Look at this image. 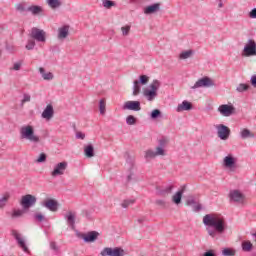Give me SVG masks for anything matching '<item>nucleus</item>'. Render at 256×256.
I'll list each match as a JSON object with an SVG mask.
<instances>
[{
	"label": "nucleus",
	"instance_id": "nucleus-1",
	"mask_svg": "<svg viewBox=\"0 0 256 256\" xmlns=\"http://www.w3.org/2000/svg\"><path fill=\"white\" fill-rule=\"evenodd\" d=\"M203 224L206 227L207 234L212 239H217L218 235H223L227 230V222L221 214H206L203 217Z\"/></svg>",
	"mask_w": 256,
	"mask_h": 256
},
{
	"label": "nucleus",
	"instance_id": "nucleus-2",
	"mask_svg": "<svg viewBox=\"0 0 256 256\" xmlns=\"http://www.w3.org/2000/svg\"><path fill=\"white\" fill-rule=\"evenodd\" d=\"M21 139H27L31 143H39L41 139L35 135V128L31 125L22 126L20 129Z\"/></svg>",
	"mask_w": 256,
	"mask_h": 256
},
{
	"label": "nucleus",
	"instance_id": "nucleus-3",
	"mask_svg": "<svg viewBox=\"0 0 256 256\" xmlns=\"http://www.w3.org/2000/svg\"><path fill=\"white\" fill-rule=\"evenodd\" d=\"M149 87L150 89L144 90L143 95L146 97L147 101H154L155 97H157V91H159V87H161V82L159 80H153Z\"/></svg>",
	"mask_w": 256,
	"mask_h": 256
},
{
	"label": "nucleus",
	"instance_id": "nucleus-4",
	"mask_svg": "<svg viewBox=\"0 0 256 256\" xmlns=\"http://www.w3.org/2000/svg\"><path fill=\"white\" fill-rule=\"evenodd\" d=\"M29 35L31 39L38 41V43H45L47 41L46 33L37 27H33Z\"/></svg>",
	"mask_w": 256,
	"mask_h": 256
},
{
	"label": "nucleus",
	"instance_id": "nucleus-5",
	"mask_svg": "<svg viewBox=\"0 0 256 256\" xmlns=\"http://www.w3.org/2000/svg\"><path fill=\"white\" fill-rule=\"evenodd\" d=\"M101 256H125V250L121 247H106L100 252Z\"/></svg>",
	"mask_w": 256,
	"mask_h": 256
},
{
	"label": "nucleus",
	"instance_id": "nucleus-6",
	"mask_svg": "<svg viewBox=\"0 0 256 256\" xmlns=\"http://www.w3.org/2000/svg\"><path fill=\"white\" fill-rule=\"evenodd\" d=\"M243 57H256V43L255 40L249 39L244 46Z\"/></svg>",
	"mask_w": 256,
	"mask_h": 256
},
{
	"label": "nucleus",
	"instance_id": "nucleus-7",
	"mask_svg": "<svg viewBox=\"0 0 256 256\" xmlns=\"http://www.w3.org/2000/svg\"><path fill=\"white\" fill-rule=\"evenodd\" d=\"M200 87H217V84H215V81H213V79L205 76L196 81V83L194 84V86L191 87V89H199Z\"/></svg>",
	"mask_w": 256,
	"mask_h": 256
},
{
	"label": "nucleus",
	"instance_id": "nucleus-8",
	"mask_svg": "<svg viewBox=\"0 0 256 256\" xmlns=\"http://www.w3.org/2000/svg\"><path fill=\"white\" fill-rule=\"evenodd\" d=\"M12 237L17 242V245L20 247L21 250L24 251V253H29V248L27 247V244L25 243V238L19 233L17 230H12L11 231Z\"/></svg>",
	"mask_w": 256,
	"mask_h": 256
},
{
	"label": "nucleus",
	"instance_id": "nucleus-9",
	"mask_svg": "<svg viewBox=\"0 0 256 256\" xmlns=\"http://www.w3.org/2000/svg\"><path fill=\"white\" fill-rule=\"evenodd\" d=\"M37 203V197L31 194H26L22 196L20 205L23 207V209H30V207H33Z\"/></svg>",
	"mask_w": 256,
	"mask_h": 256
},
{
	"label": "nucleus",
	"instance_id": "nucleus-10",
	"mask_svg": "<svg viewBox=\"0 0 256 256\" xmlns=\"http://www.w3.org/2000/svg\"><path fill=\"white\" fill-rule=\"evenodd\" d=\"M217 129V135L221 141H227L229 139V136L231 135V129L227 127L225 124H220L216 126Z\"/></svg>",
	"mask_w": 256,
	"mask_h": 256
},
{
	"label": "nucleus",
	"instance_id": "nucleus-11",
	"mask_svg": "<svg viewBox=\"0 0 256 256\" xmlns=\"http://www.w3.org/2000/svg\"><path fill=\"white\" fill-rule=\"evenodd\" d=\"M68 163L66 161L60 162L55 165L54 170L51 172L52 177H58V175H64L67 170Z\"/></svg>",
	"mask_w": 256,
	"mask_h": 256
},
{
	"label": "nucleus",
	"instance_id": "nucleus-12",
	"mask_svg": "<svg viewBox=\"0 0 256 256\" xmlns=\"http://www.w3.org/2000/svg\"><path fill=\"white\" fill-rule=\"evenodd\" d=\"M218 111L223 117H231L235 113V107L229 104H222L218 107Z\"/></svg>",
	"mask_w": 256,
	"mask_h": 256
},
{
	"label": "nucleus",
	"instance_id": "nucleus-13",
	"mask_svg": "<svg viewBox=\"0 0 256 256\" xmlns=\"http://www.w3.org/2000/svg\"><path fill=\"white\" fill-rule=\"evenodd\" d=\"M124 111H141L140 101H126L122 107Z\"/></svg>",
	"mask_w": 256,
	"mask_h": 256
},
{
	"label": "nucleus",
	"instance_id": "nucleus-14",
	"mask_svg": "<svg viewBox=\"0 0 256 256\" xmlns=\"http://www.w3.org/2000/svg\"><path fill=\"white\" fill-rule=\"evenodd\" d=\"M228 197L230 201H233L234 203H241V201H244L245 199V195L239 190H230Z\"/></svg>",
	"mask_w": 256,
	"mask_h": 256
},
{
	"label": "nucleus",
	"instance_id": "nucleus-15",
	"mask_svg": "<svg viewBox=\"0 0 256 256\" xmlns=\"http://www.w3.org/2000/svg\"><path fill=\"white\" fill-rule=\"evenodd\" d=\"M81 239H83L84 243H95L97 241V238L99 237V232L97 231H91L87 234H81Z\"/></svg>",
	"mask_w": 256,
	"mask_h": 256
},
{
	"label": "nucleus",
	"instance_id": "nucleus-16",
	"mask_svg": "<svg viewBox=\"0 0 256 256\" xmlns=\"http://www.w3.org/2000/svg\"><path fill=\"white\" fill-rule=\"evenodd\" d=\"M167 146V140L165 138H162L159 140V144L156 147L155 155L156 157H165V147Z\"/></svg>",
	"mask_w": 256,
	"mask_h": 256
},
{
	"label": "nucleus",
	"instance_id": "nucleus-17",
	"mask_svg": "<svg viewBox=\"0 0 256 256\" xmlns=\"http://www.w3.org/2000/svg\"><path fill=\"white\" fill-rule=\"evenodd\" d=\"M44 206L52 213H55L59 210V202L55 199H48L44 202Z\"/></svg>",
	"mask_w": 256,
	"mask_h": 256
},
{
	"label": "nucleus",
	"instance_id": "nucleus-18",
	"mask_svg": "<svg viewBox=\"0 0 256 256\" xmlns=\"http://www.w3.org/2000/svg\"><path fill=\"white\" fill-rule=\"evenodd\" d=\"M54 113L55 111L53 110V105L49 104L42 112V119H46L47 121H49L50 119H53Z\"/></svg>",
	"mask_w": 256,
	"mask_h": 256
},
{
	"label": "nucleus",
	"instance_id": "nucleus-19",
	"mask_svg": "<svg viewBox=\"0 0 256 256\" xmlns=\"http://www.w3.org/2000/svg\"><path fill=\"white\" fill-rule=\"evenodd\" d=\"M191 109H193V104L187 100H184L177 106L176 111L177 113H181L183 111H191Z\"/></svg>",
	"mask_w": 256,
	"mask_h": 256
},
{
	"label": "nucleus",
	"instance_id": "nucleus-20",
	"mask_svg": "<svg viewBox=\"0 0 256 256\" xmlns=\"http://www.w3.org/2000/svg\"><path fill=\"white\" fill-rule=\"evenodd\" d=\"M235 163H236L235 157H233V155H231V154L224 157V159H223V165L227 169H233V167H235Z\"/></svg>",
	"mask_w": 256,
	"mask_h": 256
},
{
	"label": "nucleus",
	"instance_id": "nucleus-21",
	"mask_svg": "<svg viewBox=\"0 0 256 256\" xmlns=\"http://www.w3.org/2000/svg\"><path fill=\"white\" fill-rule=\"evenodd\" d=\"M160 7H161V4H159V3L149 5L144 9V13H145V15H152V13H157V11H159Z\"/></svg>",
	"mask_w": 256,
	"mask_h": 256
},
{
	"label": "nucleus",
	"instance_id": "nucleus-22",
	"mask_svg": "<svg viewBox=\"0 0 256 256\" xmlns=\"http://www.w3.org/2000/svg\"><path fill=\"white\" fill-rule=\"evenodd\" d=\"M183 193H185V186H183L181 190L173 195L172 201L175 203V205H179L181 203V199H183Z\"/></svg>",
	"mask_w": 256,
	"mask_h": 256
},
{
	"label": "nucleus",
	"instance_id": "nucleus-23",
	"mask_svg": "<svg viewBox=\"0 0 256 256\" xmlns=\"http://www.w3.org/2000/svg\"><path fill=\"white\" fill-rule=\"evenodd\" d=\"M69 37V26L65 25L58 29V39H67Z\"/></svg>",
	"mask_w": 256,
	"mask_h": 256
},
{
	"label": "nucleus",
	"instance_id": "nucleus-24",
	"mask_svg": "<svg viewBox=\"0 0 256 256\" xmlns=\"http://www.w3.org/2000/svg\"><path fill=\"white\" fill-rule=\"evenodd\" d=\"M39 73H40V75H42V78L44 79V81H53V79H54V75H53V73H51V72H45V68H43V67H40L39 68Z\"/></svg>",
	"mask_w": 256,
	"mask_h": 256
},
{
	"label": "nucleus",
	"instance_id": "nucleus-25",
	"mask_svg": "<svg viewBox=\"0 0 256 256\" xmlns=\"http://www.w3.org/2000/svg\"><path fill=\"white\" fill-rule=\"evenodd\" d=\"M241 139H253L255 137V134L252 133L251 130L247 128H243L240 132Z\"/></svg>",
	"mask_w": 256,
	"mask_h": 256
},
{
	"label": "nucleus",
	"instance_id": "nucleus-26",
	"mask_svg": "<svg viewBox=\"0 0 256 256\" xmlns=\"http://www.w3.org/2000/svg\"><path fill=\"white\" fill-rule=\"evenodd\" d=\"M84 155L88 157V159H91V157H95V148L91 144L85 146Z\"/></svg>",
	"mask_w": 256,
	"mask_h": 256
},
{
	"label": "nucleus",
	"instance_id": "nucleus-27",
	"mask_svg": "<svg viewBox=\"0 0 256 256\" xmlns=\"http://www.w3.org/2000/svg\"><path fill=\"white\" fill-rule=\"evenodd\" d=\"M171 193H173V185L157 191V195L160 197H167V195H171Z\"/></svg>",
	"mask_w": 256,
	"mask_h": 256
},
{
	"label": "nucleus",
	"instance_id": "nucleus-28",
	"mask_svg": "<svg viewBox=\"0 0 256 256\" xmlns=\"http://www.w3.org/2000/svg\"><path fill=\"white\" fill-rule=\"evenodd\" d=\"M186 205H188V206L193 205V211H195V212H199V211H201V209H203V207L201 206V204H197V202H195V199H194V198H189V199L186 201Z\"/></svg>",
	"mask_w": 256,
	"mask_h": 256
},
{
	"label": "nucleus",
	"instance_id": "nucleus-29",
	"mask_svg": "<svg viewBox=\"0 0 256 256\" xmlns=\"http://www.w3.org/2000/svg\"><path fill=\"white\" fill-rule=\"evenodd\" d=\"M26 11H29L30 13H32V15H39L40 13H43V7L33 5V6H29L26 9Z\"/></svg>",
	"mask_w": 256,
	"mask_h": 256
},
{
	"label": "nucleus",
	"instance_id": "nucleus-30",
	"mask_svg": "<svg viewBox=\"0 0 256 256\" xmlns=\"http://www.w3.org/2000/svg\"><path fill=\"white\" fill-rule=\"evenodd\" d=\"M65 219L67 220L68 225H70L72 229H75V214H73V212H68Z\"/></svg>",
	"mask_w": 256,
	"mask_h": 256
},
{
	"label": "nucleus",
	"instance_id": "nucleus-31",
	"mask_svg": "<svg viewBox=\"0 0 256 256\" xmlns=\"http://www.w3.org/2000/svg\"><path fill=\"white\" fill-rule=\"evenodd\" d=\"M22 215H25V210L14 209L11 213V219H19Z\"/></svg>",
	"mask_w": 256,
	"mask_h": 256
},
{
	"label": "nucleus",
	"instance_id": "nucleus-32",
	"mask_svg": "<svg viewBox=\"0 0 256 256\" xmlns=\"http://www.w3.org/2000/svg\"><path fill=\"white\" fill-rule=\"evenodd\" d=\"M139 93H141V84L135 80L134 81V84H133V92H132V95L134 97H137V95H139Z\"/></svg>",
	"mask_w": 256,
	"mask_h": 256
},
{
	"label": "nucleus",
	"instance_id": "nucleus-33",
	"mask_svg": "<svg viewBox=\"0 0 256 256\" xmlns=\"http://www.w3.org/2000/svg\"><path fill=\"white\" fill-rule=\"evenodd\" d=\"M47 4L51 9H57V7H61V1L59 0H46Z\"/></svg>",
	"mask_w": 256,
	"mask_h": 256
},
{
	"label": "nucleus",
	"instance_id": "nucleus-34",
	"mask_svg": "<svg viewBox=\"0 0 256 256\" xmlns=\"http://www.w3.org/2000/svg\"><path fill=\"white\" fill-rule=\"evenodd\" d=\"M253 249V244L251 241H244L242 242V250L249 253Z\"/></svg>",
	"mask_w": 256,
	"mask_h": 256
},
{
	"label": "nucleus",
	"instance_id": "nucleus-35",
	"mask_svg": "<svg viewBox=\"0 0 256 256\" xmlns=\"http://www.w3.org/2000/svg\"><path fill=\"white\" fill-rule=\"evenodd\" d=\"M237 253V251L235 249L232 248H224L222 250V255L223 256H235Z\"/></svg>",
	"mask_w": 256,
	"mask_h": 256
},
{
	"label": "nucleus",
	"instance_id": "nucleus-36",
	"mask_svg": "<svg viewBox=\"0 0 256 256\" xmlns=\"http://www.w3.org/2000/svg\"><path fill=\"white\" fill-rule=\"evenodd\" d=\"M144 157L147 161H149V159H155V157H157V154H155V151H153L152 149H149L145 151Z\"/></svg>",
	"mask_w": 256,
	"mask_h": 256
},
{
	"label": "nucleus",
	"instance_id": "nucleus-37",
	"mask_svg": "<svg viewBox=\"0 0 256 256\" xmlns=\"http://www.w3.org/2000/svg\"><path fill=\"white\" fill-rule=\"evenodd\" d=\"M137 82L140 84V85H147L149 83V76L147 75H141L139 77V80H137Z\"/></svg>",
	"mask_w": 256,
	"mask_h": 256
},
{
	"label": "nucleus",
	"instance_id": "nucleus-38",
	"mask_svg": "<svg viewBox=\"0 0 256 256\" xmlns=\"http://www.w3.org/2000/svg\"><path fill=\"white\" fill-rule=\"evenodd\" d=\"M249 88H250L249 85L241 83L237 86L236 91L238 93H243L244 91H248Z\"/></svg>",
	"mask_w": 256,
	"mask_h": 256
},
{
	"label": "nucleus",
	"instance_id": "nucleus-39",
	"mask_svg": "<svg viewBox=\"0 0 256 256\" xmlns=\"http://www.w3.org/2000/svg\"><path fill=\"white\" fill-rule=\"evenodd\" d=\"M193 55V50L184 51L180 54V59H189Z\"/></svg>",
	"mask_w": 256,
	"mask_h": 256
},
{
	"label": "nucleus",
	"instance_id": "nucleus-40",
	"mask_svg": "<svg viewBox=\"0 0 256 256\" xmlns=\"http://www.w3.org/2000/svg\"><path fill=\"white\" fill-rule=\"evenodd\" d=\"M126 123L127 125H135L137 123V118L133 115H129L126 117Z\"/></svg>",
	"mask_w": 256,
	"mask_h": 256
},
{
	"label": "nucleus",
	"instance_id": "nucleus-41",
	"mask_svg": "<svg viewBox=\"0 0 256 256\" xmlns=\"http://www.w3.org/2000/svg\"><path fill=\"white\" fill-rule=\"evenodd\" d=\"M150 117L151 119H159V117H161V110L159 109L152 110Z\"/></svg>",
	"mask_w": 256,
	"mask_h": 256
},
{
	"label": "nucleus",
	"instance_id": "nucleus-42",
	"mask_svg": "<svg viewBox=\"0 0 256 256\" xmlns=\"http://www.w3.org/2000/svg\"><path fill=\"white\" fill-rule=\"evenodd\" d=\"M9 194H5L1 199H0V208L3 209L5 205L7 204V201H9Z\"/></svg>",
	"mask_w": 256,
	"mask_h": 256
},
{
	"label": "nucleus",
	"instance_id": "nucleus-43",
	"mask_svg": "<svg viewBox=\"0 0 256 256\" xmlns=\"http://www.w3.org/2000/svg\"><path fill=\"white\" fill-rule=\"evenodd\" d=\"M26 49H27V51H33V49H35V40L34 39L28 40V42L26 44Z\"/></svg>",
	"mask_w": 256,
	"mask_h": 256
},
{
	"label": "nucleus",
	"instance_id": "nucleus-44",
	"mask_svg": "<svg viewBox=\"0 0 256 256\" xmlns=\"http://www.w3.org/2000/svg\"><path fill=\"white\" fill-rule=\"evenodd\" d=\"M103 7H105L106 9H111V7H115V2L111 0H104Z\"/></svg>",
	"mask_w": 256,
	"mask_h": 256
},
{
	"label": "nucleus",
	"instance_id": "nucleus-45",
	"mask_svg": "<svg viewBox=\"0 0 256 256\" xmlns=\"http://www.w3.org/2000/svg\"><path fill=\"white\" fill-rule=\"evenodd\" d=\"M47 161V154L41 153L36 159V163H45Z\"/></svg>",
	"mask_w": 256,
	"mask_h": 256
},
{
	"label": "nucleus",
	"instance_id": "nucleus-46",
	"mask_svg": "<svg viewBox=\"0 0 256 256\" xmlns=\"http://www.w3.org/2000/svg\"><path fill=\"white\" fill-rule=\"evenodd\" d=\"M155 205H158L162 209H167V202L165 200L158 199L155 201Z\"/></svg>",
	"mask_w": 256,
	"mask_h": 256
},
{
	"label": "nucleus",
	"instance_id": "nucleus-47",
	"mask_svg": "<svg viewBox=\"0 0 256 256\" xmlns=\"http://www.w3.org/2000/svg\"><path fill=\"white\" fill-rule=\"evenodd\" d=\"M23 66V61L20 60L16 63H14L13 67H12V70L13 71H21V67Z\"/></svg>",
	"mask_w": 256,
	"mask_h": 256
},
{
	"label": "nucleus",
	"instance_id": "nucleus-48",
	"mask_svg": "<svg viewBox=\"0 0 256 256\" xmlns=\"http://www.w3.org/2000/svg\"><path fill=\"white\" fill-rule=\"evenodd\" d=\"M105 107H106L105 100L101 99L99 102V109H100L101 115H105Z\"/></svg>",
	"mask_w": 256,
	"mask_h": 256
},
{
	"label": "nucleus",
	"instance_id": "nucleus-49",
	"mask_svg": "<svg viewBox=\"0 0 256 256\" xmlns=\"http://www.w3.org/2000/svg\"><path fill=\"white\" fill-rule=\"evenodd\" d=\"M133 203H135V200H124L121 207H123V209H127V207H129V205H133Z\"/></svg>",
	"mask_w": 256,
	"mask_h": 256
},
{
	"label": "nucleus",
	"instance_id": "nucleus-50",
	"mask_svg": "<svg viewBox=\"0 0 256 256\" xmlns=\"http://www.w3.org/2000/svg\"><path fill=\"white\" fill-rule=\"evenodd\" d=\"M122 31V35H124V37H127V35H129V32L131 31V26H123L121 28Z\"/></svg>",
	"mask_w": 256,
	"mask_h": 256
},
{
	"label": "nucleus",
	"instance_id": "nucleus-51",
	"mask_svg": "<svg viewBox=\"0 0 256 256\" xmlns=\"http://www.w3.org/2000/svg\"><path fill=\"white\" fill-rule=\"evenodd\" d=\"M29 101H31V95H29V94H24V95H23V99H22V105H23L24 103H29Z\"/></svg>",
	"mask_w": 256,
	"mask_h": 256
},
{
	"label": "nucleus",
	"instance_id": "nucleus-52",
	"mask_svg": "<svg viewBox=\"0 0 256 256\" xmlns=\"http://www.w3.org/2000/svg\"><path fill=\"white\" fill-rule=\"evenodd\" d=\"M34 218L40 223L45 221V216H43V214H35Z\"/></svg>",
	"mask_w": 256,
	"mask_h": 256
},
{
	"label": "nucleus",
	"instance_id": "nucleus-53",
	"mask_svg": "<svg viewBox=\"0 0 256 256\" xmlns=\"http://www.w3.org/2000/svg\"><path fill=\"white\" fill-rule=\"evenodd\" d=\"M250 83L254 89H256V75H252L250 78Z\"/></svg>",
	"mask_w": 256,
	"mask_h": 256
},
{
	"label": "nucleus",
	"instance_id": "nucleus-54",
	"mask_svg": "<svg viewBox=\"0 0 256 256\" xmlns=\"http://www.w3.org/2000/svg\"><path fill=\"white\" fill-rule=\"evenodd\" d=\"M249 17H250V19H256V8H253V9L249 12Z\"/></svg>",
	"mask_w": 256,
	"mask_h": 256
},
{
	"label": "nucleus",
	"instance_id": "nucleus-55",
	"mask_svg": "<svg viewBox=\"0 0 256 256\" xmlns=\"http://www.w3.org/2000/svg\"><path fill=\"white\" fill-rule=\"evenodd\" d=\"M16 9H17V11H20L21 13L27 11V9H25V6H23L22 4H18Z\"/></svg>",
	"mask_w": 256,
	"mask_h": 256
},
{
	"label": "nucleus",
	"instance_id": "nucleus-56",
	"mask_svg": "<svg viewBox=\"0 0 256 256\" xmlns=\"http://www.w3.org/2000/svg\"><path fill=\"white\" fill-rule=\"evenodd\" d=\"M50 249H52L53 251H59V247H57V243L55 242L50 243Z\"/></svg>",
	"mask_w": 256,
	"mask_h": 256
},
{
	"label": "nucleus",
	"instance_id": "nucleus-57",
	"mask_svg": "<svg viewBox=\"0 0 256 256\" xmlns=\"http://www.w3.org/2000/svg\"><path fill=\"white\" fill-rule=\"evenodd\" d=\"M6 51L13 53V51H15V47H13V45L6 44Z\"/></svg>",
	"mask_w": 256,
	"mask_h": 256
},
{
	"label": "nucleus",
	"instance_id": "nucleus-58",
	"mask_svg": "<svg viewBox=\"0 0 256 256\" xmlns=\"http://www.w3.org/2000/svg\"><path fill=\"white\" fill-rule=\"evenodd\" d=\"M76 139H85V134L83 132H77Z\"/></svg>",
	"mask_w": 256,
	"mask_h": 256
},
{
	"label": "nucleus",
	"instance_id": "nucleus-59",
	"mask_svg": "<svg viewBox=\"0 0 256 256\" xmlns=\"http://www.w3.org/2000/svg\"><path fill=\"white\" fill-rule=\"evenodd\" d=\"M219 3H218V9H222L223 7V1L222 0H218Z\"/></svg>",
	"mask_w": 256,
	"mask_h": 256
},
{
	"label": "nucleus",
	"instance_id": "nucleus-60",
	"mask_svg": "<svg viewBox=\"0 0 256 256\" xmlns=\"http://www.w3.org/2000/svg\"><path fill=\"white\" fill-rule=\"evenodd\" d=\"M133 179V174L127 176V181H131Z\"/></svg>",
	"mask_w": 256,
	"mask_h": 256
},
{
	"label": "nucleus",
	"instance_id": "nucleus-61",
	"mask_svg": "<svg viewBox=\"0 0 256 256\" xmlns=\"http://www.w3.org/2000/svg\"><path fill=\"white\" fill-rule=\"evenodd\" d=\"M137 221H138V223H143L145 221V219L139 218Z\"/></svg>",
	"mask_w": 256,
	"mask_h": 256
},
{
	"label": "nucleus",
	"instance_id": "nucleus-62",
	"mask_svg": "<svg viewBox=\"0 0 256 256\" xmlns=\"http://www.w3.org/2000/svg\"><path fill=\"white\" fill-rule=\"evenodd\" d=\"M1 55H2V52H1V49H0V59H1Z\"/></svg>",
	"mask_w": 256,
	"mask_h": 256
}]
</instances>
